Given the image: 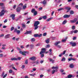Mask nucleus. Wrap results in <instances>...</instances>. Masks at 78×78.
<instances>
[{"mask_svg":"<svg viewBox=\"0 0 78 78\" xmlns=\"http://www.w3.org/2000/svg\"><path fill=\"white\" fill-rule=\"evenodd\" d=\"M21 9V7H18L16 9V11H17V12H20V11Z\"/></svg>","mask_w":78,"mask_h":78,"instance_id":"obj_16","label":"nucleus"},{"mask_svg":"<svg viewBox=\"0 0 78 78\" xmlns=\"http://www.w3.org/2000/svg\"><path fill=\"white\" fill-rule=\"evenodd\" d=\"M62 55L63 54L62 53H61V54L59 55L58 56H59V57H61V56H62Z\"/></svg>","mask_w":78,"mask_h":78,"instance_id":"obj_60","label":"nucleus"},{"mask_svg":"<svg viewBox=\"0 0 78 78\" xmlns=\"http://www.w3.org/2000/svg\"><path fill=\"white\" fill-rule=\"evenodd\" d=\"M76 39V37H75L73 38V40H75V39Z\"/></svg>","mask_w":78,"mask_h":78,"instance_id":"obj_54","label":"nucleus"},{"mask_svg":"<svg viewBox=\"0 0 78 78\" xmlns=\"http://www.w3.org/2000/svg\"><path fill=\"white\" fill-rule=\"evenodd\" d=\"M34 37H38V34H34Z\"/></svg>","mask_w":78,"mask_h":78,"instance_id":"obj_44","label":"nucleus"},{"mask_svg":"<svg viewBox=\"0 0 78 78\" xmlns=\"http://www.w3.org/2000/svg\"><path fill=\"white\" fill-rule=\"evenodd\" d=\"M51 19H53V17H51L47 20V22H49V21L51 20Z\"/></svg>","mask_w":78,"mask_h":78,"instance_id":"obj_23","label":"nucleus"},{"mask_svg":"<svg viewBox=\"0 0 78 78\" xmlns=\"http://www.w3.org/2000/svg\"><path fill=\"white\" fill-rule=\"evenodd\" d=\"M42 18L43 19H44V20H45V19H47V16H43L42 17Z\"/></svg>","mask_w":78,"mask_h":78,"instance_id":"obj_24","label":"nucleus"},{"mask_svg":"<svg viewBox=\"0 0 78 78\" xmlns=\"http://www.w3.org/2000/svg\"><path fill=\"white\" fill-rule=\"evenodd\" d=\"M66 61V58L64 57H63L61 60V61Z\"/></svg>","mask_w":78,"mask_h":78,"instance_id":"obj_26","label":"nucleus"},{"mask_svg":"<svg viewBox=\"0 0 78 78\" xmlns=\"http://www.w3.org/2000/svg\"><path fill=\"white\" fill-rule=\"evenodd\" d=\"M34 44H31L30 45V48L31 49H33V48H34Z\"/></svg>","mask_w":78,"mask_h":78,"instance_id":"obj_19","label":"nucleus"},{"mask_svg":"<svg viewBox=\"0 0 78 78\" xmlns=\"http://www.w3.org/2000/svg\"><path fill=\"white\" fill-rule=\"evenodd\" d=\"M43 36H47V33H44L43 34Z\"/></svg>","mask_w":78,"mask_h":78,"instance_id":"obj_38","label":"nucleus"},{"mask_svg":"<svg viewBox=\"0 0 78 78\" xmlns=\"http://www.w3.org/2000/svg\"><path fill=\"white\" fill-rule=\"evenodd\" d=\"M69 17H70V15L66 14L63 17V18H69Z\"/></svg>","mask_w":78,"mask_h":78,"instance_id":"obj_12","label":"nucleus"},{"mask_svg":"<svg viewBox=\"0 0 78 78\" xmlns=\"http://www.w3.org/2000/svg\"><path fill=\"white\" fill-rule=\"evenodd\" d=\"M22 26L23 28H26V26H25V24H22Z\"/></svg>","mask_w":78,"mask_h":78,"instance_id":"obj_45","label":"nucleus"},{"mask_svg":"<svg viewBox=\"0 0 78 78\" xmlns=\"http://www.w3.org/2000/svg\"><path fill=\"white\" fill-rule=\"evenodd\" d=\"M29 75L30 76H34L36 75V74L34 73V74H30Z\"/></svg>","mask_w":78,"mask_h":78,"instance_id":"obj_37","label":"nucleus"},{"mask_svg":"<svg viewBox=\"0 0 78 78\" xmlns=\"http://www.w3.org/2000/svg\"><path fill=\"white\" fill-rule=\"evenodd\" d=\"M72 60L73 61H76V59L73 58L72 57L69 58L68 59V61H72Z\"/></svg>","mask_w":78,"mask_h":78,"instance_id":"obj_11","label":"nucleus"},{"mask_svg":"<svg viewBox=\"0 0 78 78\" xmlns=\"http://www.w3.org/2000/svg\"><path fill=\"white\" fill-rule=\"evenodd\" d=\"M28 14V12H26L24 14V16H26V15H27V14Z\"/></svg>","mask_w":78,"mask_h":78,"instance_id":"obj_55","label":"nucleus"},{"mask_svg":"<svg viewBox=\"0 0 78 78\" xmlns=\"http://www.w3.org/2000/svg\"><path fill=\"white\" fill-rule=\"evenodd\" d=\"M27 34H30V33H31V31H27Z\"/></svg>","mask_w":78,"mask_h":78,"instance_id":"obj_56","label":"nucleus"},{"mask_svg":"<svg viewBox=\"0 0 78 78\" xmlns=\"http://www.w3.org/2000/svg\"><path fill=\"white\" fill-rule=\"evenodd\" d=\"M15 16H16V15L14 14H12L10 15L11 18H12V20H13L15 19Z\"/></svg>","mask_w":78,"mask_h":78,"instance_id":"obj_6","label":"nucleus"},{"mask_svg":"<svg viewBox=\"0 0 78 78\" xmlns=\"http://www.w3.org/2000/svg\"><path fill=\"white\" fill-rule=\"evenodd\" d=\"M66 40H67V39H65L64 40H62V42H66Z\"/></svg>","mask_w":78,"mask_h":78,"instance_id":"obj_33","label":"nucleus"},{"mask_svg":"<svg viewBox=\"0 0 78 78\" xmlns=\"http://www.w3.org/2000/svg\"><path fill=\"white\" fill-rule=\"evenodd\" d=\"M78 31L77 30H75L73 31L74 33H75V34L76 33H78Z\"/></svg>","mask_w":78,"mask_h":78,"instance_id":"obj_41","label":"nucleus"},{"mask_svg":"<svg viewBox=\"0 0 78 78\" xmlns=\"http://www.w3.org/2000/svg\"><path fill=\"white\" fill-rule=\"evenodd\" d=\"M3 55L2 54H0V58H3Z\"/></svg>","mask_w":78,"mask_h":78,"instance_id":"obj_42","label":"nucleus"},{"mask_svg":"<svg viewBox=\"0 0 78 78\" xmlns=\"http://www.w3.org/2000/svg\"><path fill=\"white\" fill-rule=\"evenodd\" d=\"M16 48L18 50H19V53L22 55H24V56H26V53H28L27 51H24L23 52L22 51V50H21V49L17 47Z\"/></svg>","mask_w":78,"mask_h":78,"instance_id":"obj_2","label":"nucleus"},{"mask_svg":"<svg viewBox=\"0 0 78 78\" xmlns=\"http://www.w3.org/2000/svg\"><path fill=\"white\" fill-rule=\"evenodd\" d=\"M7 19H5L4 21V23H6L7 22Z\"/></svg>","mask_w":78,"mask_h":78,"instance_id":"obj_59","label":"nucleus"},{"mask_svg":"<svg viewBox=\"0 0 78 78\" xmlns=\"http://www.w3.org/2000/svg\"><path fill=\"white\" fill-rule=\"evenodd\" d=\"M12 68H13V69H14V70H17V69L15 68V67H12Z\"/></svg>","mask_w":78,"mask_h":78,"instance_id":"obj_62","label":"nucleus"},{"mask_svg":"<svg viewBox=\"0 0 78 78\" xmlns=\"http://www.w3.org/2000/svg\"><path fill=\"white\" fill-rule=\"evenodd\" d=\"M20 48H24V47L23 46H20Z\"/></svg>","mask_w":78,"mask_h":78,"instance_id":"obj_63","label":"nucleus"},{"mask_svg":"<svg viewBox=\"0 0 78 78\" xmlns=\"http://www.w3.org/2000/svg\"><path fill=\"white\" fill-rule=\"evenodd\" d=\"M75 76H72V75L69 74V75H68L67 78H71L72 77H74Z\"/></svg>","mask_w":78,"mask_h":78,"instance_id":"obj_17","label":"nucleus"},{"mask_svg":"<svg viewBox=\"0 0 78 78\" xmlns=\"http://www.w3.org/2000/svg\"><path fill=\"white\" fill-rule=\"evenodd\" d=\"M37 12L35 11L34 13V16H36V15H37Z\"/></svg>","mask_w":78,"mask_h":78,"instance_id":"obj_39","label":"nucleus"},{"mask_svg":"<svg viewBox=\"0 0 78 78\" xmlns=\"http://www.w3.org/2000/svg\"><path fill=\"white\" fill-rule=\"evenodd\" d=\"M66 50L64 51L63 53H62V55H65V54H66Z\"/></svg>","mask_w":78,"mask_h":78,"instance_id":"obj_46","label":"nucleus"},{"mask_svg":"<svg viewBox=\"0 0 78 78\" xmlns=\"http://www.w3.org/2000/svg\"><path fill=\"white\" fill-rule=\"evenodd\" d=\"M59 67L58 66L55 67L53 66L51 68L52 69H53V70L52 71L51 73L52 74H54L55 73V72H58V69Z\"/></svg>","mask_w":78,"mask_h":78,"instance_id":"obj_3","label":"nucleus"},{"mask_svg":"<svg viewBox=\"0 0 78 78\" xmlns=\"http://www.w3.org/2000/svg\"><path fill=\"white\" fill-rule=\"evenodd\" d=\"M75 26H73L72 27V30H75Z\"/></svg>","mask_w":78,"mask_h":78,"instance_id":"obj_47","label":"nucleus"},{"mask_svg":"<svg viewBox=\"0 0 78 78\" xmlns=\"http://www.w3.org/2000/svg\"><path fill=\"white\" fill-rule=\"evenodd\" d=\"M51 37L52 38V40H54L55 39V37Z\"/></svg>","mask_w":78,"mask_h":78,"instance_id":"obj_61","label":"nucleus"},{"mask_svg":"<svg viewBox=\"0 0 78 78\" xmlns=\"http://www.w3.org/2000/svg\"><path fill=\"white\" fill-rule=\"evenodd\" d=\"M66 23H67V20H65L63 22L62 24L65 25Z\"/></svg>","mask_w":78,"mask_h":78,"instance_id":"obj_25","label":"nucleus"},{"mask_svg":"<svg viewBox=\"0 0 78 78\" xmlns=\"http://www.w3.org/2000/svg\"><path fill=\"white\" fill-rule=\"evenodd\" d=\"M54 12H54V11L52 12L51 14V16H53V14H54Z\"/></svg>","mask_w":78,"mask_h":78,"instance_id":"obj_57","label":"nucleus"},{"mask_svg":"<svg viewBox=\"0 0 78 78\" xmlns=\"http://www.w3.org/2000/svg\"><path fill=\"white\" fill-rule=\"evenodd\" d=\"M69 67L70 68H73V67H74V65L73 63H71L69 65Z\"/></svg>","mask_w":78,"mask_h":78,"instance_id":"obj_18","label":"nucleus"},{"mask_svg":"<svg viewBox=\"0 0 78 78\" xmlns=\"http://www.w3.org/2000/svg\"><path fill=\"white\" fill-rule=\"evenodd\" d=\"M70 14H74V12H73V11L71 10L70 11Z\"/></svg>","mask_w":78,"mask_h":78,"instance_id":"obj_28","label":"nucleus"},{"mask_svg":"<svg viewBox=\"0 0 78 78\" xmlns=\"http://www.w3.org/2000/svg\"><path fill=\"white\" fill-rule=\"evenodd\" d=\"M12 61H17V58H11Z\"/></svg>","mask_w":78,"mask_h":78,"instance_id":"obj_20","label":"nucleus"},{"mask_svg":"<svg viewBox=\"0 0 78 78\" xmlns=\"http://www.w3.org/2000/svg\"><path fill=\"white\" fill-rule=\"evenodd\" d=\"M77 18H75L73 20H72L70 21V22L71 23H75V22H76L77 21Z\"/></svg>","mask_w":78,"mask_h":78,"instance_id":"obj_10","label":"nucleus"},{"mask_svg":"<svg viewBox=\"0 0 78 78\" xmlns=\"http://www.w3.org/2000/svg\"><path fill=\"white\" fill-rule=\"evenodd\" d=\"M27 8V4H25L23 6V9H25Z\"/></svg>","mask_w":78,"mask_h":78,"instance_id":"obj_22","label":"nucleus"},{"mask_svg":"<svg viewBox=\"0 0 78 78\" xmlns=\"http://www.w3.org/2000/svg\"><path fill=\"white\" fill-rule=\"evenodd\" d=\"M61 42L60 41H56L54 44V45L55 46H57V45H58V44H60Z\"/></svg>","mask_w":78,"mask_h":78,"instance_id":"obj_9","label":"nucleus"},{"mask_svg":"<svg viewBox=\"0 0 78 78\" xmlns=\"http://www.w3.org/2000/svg\"><path fill=\"white\" fill-rule=\"evenodd\" d=\"M43 5H47V1L46 0H44L43 2Z\"/></svg>","mask_w":78,"mask_h":78,"instance_id":"obj_21","label":"nucleus"},{"mask_svg":"<svg viewBox=\"0 0 78 78\" xmlns=\"http://www.w3.org/2000/svg\"><path fill=\"white\" fill-rule=\"evenodd\" d=\"M10 36V34H7L5 36V39H8V38H9Z\"/></svg>","mask_w":78,"mask_h":78,"instance_id":"obj_15","label":"nucleus"},{"mask_svg":"<svg viewBox=\"0 0 78 78\" xmlns=\"http://www.w3.org/2000/svg\"><path fill=\"white\" fill-rule=\"evenodd\" d=\"M35 27L34 28L35 30H37L38 28H39V27L38 26H34Z\"/></svg>","mask_w":78,"mask_h":78,"instance_id":"obj_32","label":"nucleus"},{"mask_svg":"<svg viewBox=\"0 0 78 78\" xmlns=\"http://www.w3.org/2000/svg\"><path fill=\"white\" fill-rule=\"evenodd\" d=\"M42 36V34H38V37H41Z\"/></svg>","mask_w":78,"mask_h":78,"instance_id":"obj_36","label":"nucleus"},{"mask_svg":"<svg viewBox=\"0 0 78 78\" xmlns=\"http://www.w3.org/2000/svg\"><path fill=\"white\" fill-rule=\"evenodd\" d=\"M50 47V45L48 44L46 45V48H49Z\"/></svg>","mask_w":78,"mask_h":78,"instance_id":"obj_52","label":"nucleus"},{"mask_svg":"<svg viewBox=\"0 0 78 78\" xmlns=\"http://www.w3.org/2000/svg\"><path fill=\"white\" fill-rule=\"evenodd\" d=\"M35 11H36V10H35V9H33L32 10L31 12L32 13H34Z\"/></svg>","mask_w":78,"mask_h":78,"instance_id":"obj_29","label":"nucleus"},{"mask_svg":"<svg viewBox=\"0 0 78 78\" xmlns=\"http://www.w3.org/2000/svg\"><path fill=\"white\" fill-rule=\"evenodd\" d=\"M4 36V34H2L0 35V37H3Z\"/></svg>","mask_w":78,"mask_h":78,"instance_id":"obj_51","label":"nucleus"},{"mask_svg":"<svg viewBox=\"0 0 78 78\" xmlns=\"http://www.w3.org/2000/svg\"><path fill=\"white\" fill-rule=\"evenodd\" d=\"M9 73H12V70L10 69L9 70Z\"/></svg>","mask_w":78,"mask_h":78,"instance_id":"obj_34","label":"nucleus"},{"mask_svg":"<svg viewBox=\"0 0 78 78\" xmlns=\"http://www.w3.org/2000/svg\"><path fill=\"white\" fill-rule=\"evenodd\" d=\"M70 44H71L73 47H75V46H76V44L75 42H70Z\"/></svg>","mask_w":78,"mask_h":78,"instance_id":"obj_8","label":"nucleus"},{"mask_svg":"<svg viewBox=\"0 0 78 78\" xmlns=\"http://www.w3.org/2000/svg\"><path fill=\"white\" fill-rule=\"evenodd\" d=\"M66 9H67V10H69L70 9V8L68 7H65Z\"/></svg>","mask_w":78,"mask_h":78,"instance_id":"obj_27","label":"nucleus"},{"mask_svg":"<svg viewBox=\"0 0 78 78\" xmlns=\"http://www.w3.org/2000/svg\"><path fill=\"white\" fill-rule=\"evenodd\" d=\"M49 60V61L50 62H51V63L52 64H53L55 62V60H53V59L51 58H48Z\"/></svg>","mask_w":78,"mask_h":78,"instance_id":"obj_14","label":"nucleus"},{"mask_svg":"<svg viewBox=\"0 0 78 78\" xmlns=\"http://www.w3.org/2000/svg\"><path fill=\"white\" fill-rule=\"evenodd\" d=\"M39 63V60H37L36 62H35V64H38Z\"/></svg>","mask_w":78,"mask_h":78,"instance_id":"obj_43","label":"nucleus"},{"mask_svg":"<svg viewBox=\"0 0 78 78\" xmlns=\"http://www.w3.org/2000/svg\"><path fill=\"white\" fill-rule=\"evenodd\" d=\"M46 50L45 48H42L41 49V51L40 53V55H41V58H43L44 56V54L43 53H44L45 52Z\"/></svg>","mask_w":78,"mask_h":78,"instance_id":"obj_4","label":"nucleus"},{"mask_svg":"<svg viewBox=\"0 0 78 78\" xmlns=\"http://www.w3.org/2000/svg\"><path fill=\"white\" fill-rule=\"evenodd\" d=\"M0 6H2V9H3L2 10L0 13V16H2L4 15L5 12L6 11V10H5L6 8V7H5V5L4 3H0Z\"/></svg>","mask_w":78,"mask_h":78,"instance_id":"obj_1","label":"nucleus"},{"mask_svg":"<svg viewBox=\"0 0 78 78\" xmlns=\"http://www.w3.org/2000/svg\"><path fill=\"white\" fill-rule=\"evenodd\" d=\"M7 74H6L5 75H4L3 76V78H5V77H6V76H7Z\"/></svg>","mask_w":78,"mask_h":78,"instance_id":"obj_50","label":"nucleus"},{"mask_svg":"<svg viewBox=\"0 0 78 78\" xmlns=\"http://www.w3.org/2000/svg\"><path fill=\"white\" fill-rule=\"evenodd\" d=\"M57 47H58V48H61V46L58 45L57 46H56Z\"/></svg>","mask_w":78,"mask_h":78,"instance_id":"obj_40","label":"nucleus"},{"mask_svg":"<svg viewBox=\"0 0 78 78\" xmlns=\"http://www.w3.org/2000/svg\"><path fill=\"white\" fill-rule=\"evenodd\" d=\"M40 23V22L38 21H36L35 22L34 24V27H36L38 26V25Z\"/></svg>","mask_w":78,"mask_h":78,"instance_id":"obj_5","label":"nucleus"},{"mask_svg":"<svg viewBox=\"0 0 78 78\" xmlns=\"http://www.w3.org/2000/svg\"><path fill=\"white\" fill-rule=\"evenodd\" d=\"M14 29V27H12L11 29V31H12Z\"/></svg>","mask_w":78,"mask_h":78,"instance_id":"obj_49","label":"nucleus"},{"mask_svg":"<svg viewBox=\"0 0 78 78\" xmlns=\"http://www.w3.org/2000/svg\"><path fill=\"white\" fill-rule=\"evenodd\" d=\"M19 6H20V8H21V7H22V6H23V4L22 3H21L20 4H19Z\"/></svg>","mask_w":78,"mask_h":78,"instance_id":"obj_31","label":"nucleus"},{"mask_svg":"<svg viewBox=\"0 0 78 78\" xmlns=\"http://www.w3.org/2000/svg\"><path fill=\"white\" fill-rule=\"evenodd\" d=\"M31 41L32 42H34V41H35V39L34 38H31Z\"/></svg>","mask_w":78,"mask_h":78,"instance_id":"obj_30","label":"nucleus"},{"mask_svg":"<svg viewBox=\"0 0 78 78\" xmlns=\"http://www.w3.org/2000/svg\"><path fill=\"white\" fill-rule=\"evenodd\" d=\"M64 9L62 8H61L60 9H58V11H61V10H63Z\"/></svg>","mask_w":78,"mask_h":78,"instance_id":"obj_48","label":"nucleus"},{"mask_svg":"<svg viewBox=\"0 0 78 78\" xmlns=\"http://www.w3.org/2000/svg\"><path fill=\"white\" fill-rule=\"evenodd\" d=\"M22 69H24L25 68V66L24 65H23L22 66Z\"/></svg>","mask_w":78,"mask_h":78,"instance_id":"obj_64","label":"nucleus"},{"mask_svg":"<svg viewBox=\"0 0 78 78\" xmlns=\"http://www.w3.org/2000/svg\"><path fill=\"white\" fill-rule=\"evenodd\" d=\"M30 59H31L32 61H36L37 59V58L35 56H33L30 58Z\"/></svg>","mask_w":78,"mask_h":78,"instance_id":"obj_7","label":"nucleus"},{"mask_svg":"<svg viewBox=\"0 0 78 78\" xmlns=\"http://www.w3.org/2000/svg\"><path fill=\"white\" fill-rule=\"evenodd\" d=\"M16 33L18 34H20V30H18L16 31Z\"/></svg>","mask_w":78,"mask_h":78,"instance_id":"obj_35","label":"nucleus"},{"mask_svg":"<svg viewBox=\"0 0 78 78\" xmlns=\"http://www.w3.org/2000/svg\"><path fill=\"white\" fill-rule=\"evenodd\" d=\"M64 70H62V69H61L60 70V72H61V73H62V72H64Z\"/></svg>","mask_w":78,"mask_h":78,"instance_id":"obj_53","label":"nucleus"},{"mask_svg":"<svg viewBox=\"0 0 78 78\" xmlns=\"http://www.w3.org/2000/svg\"><path fill=\"white\" fill-rule=\"evenodd\" d=\"M50 38H47V39L45 40V42L46 44H49L50 43Z\"/></svg>","mask_w":78,"mask_h":78,"instance_id":"obj_13","label":"nucleus"},{"mask_svg":"<svg viewBox=\"0 0 78 78\" xmlns=\"http://www.w3.org/2000/svg\"><path fill=\"white\" fill-rule=\"evenodd\" d=\"M36 46H41V44H36Z\"/></svg>","mask_w":78,"mask_h":78,"instance_id":"obj_58","label":"nucleus"}]
</instances>
